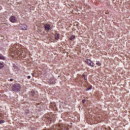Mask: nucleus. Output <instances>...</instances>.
Here are the masks:
<instances>
[{
	"instance_id": "1",
	"label": "nucleus",
	"mask_w": 130,
	"mask_h": 130,
	"mask_svg": "<svg viewBox=\"0 0 130 130\" xmlns=\"http://www.w3.org/2000/svg\"><path fill=\"white\" fill-rule=\"evenodd\" d=\"M11 55L13 57H25L27 54L26 50L22 47L19 44H15L10 49Z\"/></svg>"
},
{
	"instance_id": "2",
	"label": "nucleus",
	"mask_w": 130,
	"mask_h": 130,
	"mask_svg": "<svg viewBox=\"0 0 130 130\" xmlns=\"http://www.w3.org/2000/svg\"><path fill=\"white\" fill-rule=\"evenodd\" d=\"M12 90L14 91V92H18V91L21 90V86L19 84H14L12 86Z\"/></svg>"
},
{
	"instance_id": "3",
	"label": "nucleus",
	"mask_w": 130,
	"mask_h": 130,
	"mask_svg": "<svg viewBox=\"0 0 130 130\" xmlns=\"http://www.w3.org/2000/svg\"><path fill=\"white\" fill-rule=\"evenodd\" d=\"M85 62L88 64V66H90V67H94V63L92 62V61L88 59H86Z\"/></svg>"
},
{
	"instance_id": "4",
	"label": "nucleus",
	"mask_w": 130,
	"mask_h": 130,
	"mask_svg": "<svg viewBox=\"0 0 130 130\" xmlns=\"http://www.w3.org/2000/svg\"><path fill=\"white\" fill-rule=\"evenodd\" d=\"M10 21L12 23H17V19L15 16H11L10 18Z\"/></svg>"
},
{
	"instance_id": "5",
	"label": "nucleus",
	"mask_w": 130,
	"mask_h": 130,
	"mask_svg": "<svg viewBox=\"0 0 130 130\" xmlns=\"http://www.w3.org/2000/svg\"><path fill=\"white\" fill-rule=\"evenodd\" d=\"M21 30H27V25H22L20 26Z\"/></svg>"
},
{
	"instance_id": "6",
	"label": "nucleus",
	"mask_w": 130,
	"mask_h": 130,
	"mask_svg": "<svg viewBox=\"0 0 130 130\" xmlns=\"http://www.w3.org/2000/svg\"><path fill=\"white\" fill-rule=\"evenodd\" d=\"M45 30H48V31H49L50 30V25L49 24H46V26H45Z\"/></svg>"
},
{
	"instance_id": "7",
	"label": "nucleus",
	"mask_w": 130,
	"mask_h": 130,
	"mask_svg": "<svg viewBox=\"0 0 130 130\" xmlns=\"http://www.w3.org/2000/svg\"><path fill=\"white\" fill-rule=\"evenodd\" d=\"M13 68L15 71H19V68H18V66H16V64H13Z\"/></svg>"
},
{
	"instance_id": "8",
	"label": "nucleus",
	"mask_w": 130,
	"mask_h": 130,
	"mask_svg": "<svg viewBox=\"0 0 130 130\" xmlns=\"http://www.w3.org/2000/svg\"><path fill=\"white\" fill-rule=\"evenodd\" d=\"M59 34H57L55 36V38L56 40H58V39H59Z\"/></svg>"
},
{
	"instance_id": "9",
	"label": "nucleus",
	"mask_w": 130,
	"mask_h": 130,
	"mask_svg": "<svg viewBox=\"0 0 130 130\" xmlns=\"http://www.w3.org/2000/svg\"><path fill=\"white\" fill-rule=\"evenodd\" d=\"M29 110H26L25 111V115L26 116H28V117H29V116L28 115L29 114Z\"/></svg>"
},
{
	"instance_id": "10",
	"label": "nucleus",
	"mask_w": 130,
	"mask_h": 130,
	"mask_svg": "<svg viewBox=\"0 0 130 130\" xmlns=\"http://www.w3.org/2000/svg\"><path fill=\"white\" fill-rule=\"evenodd\" d=\"M0 59L5 60V57L1 54H0Z\"/></svg>"
},
{
	"instance_id": "11",
	"label": "nucleus",
	"mask_w": 130,
	"mask_h": 130,
	"mask_svg": "<svg viewBox=\"0 0 130 130\" xmlns=\"http://www.w3.org/2000/svg\"><path fill=\"white\" fill-rule=\"evenodd\" d=\"M74 38H75V36L72 35L71 36V37L70 38V40H73V39H74Z\"/></svg>"
},
{
	"instance_id": "12",
	"label": "nucleus",
	"mask_w": 130,
	"mask_h": 130,
	"mask_svg": "<svg viewBox=\"0 0 130 130\" xmlns=\"http://www.w3.org/2000/svg\"><path fill=\"white\" fill-rule=\"evenodd\" d=\"M4 65L3 63H0V69H3L4 68Z\"/></svg>"
},
{
	"instance_id": "13",
	"label": "nucleus",
	"mask_w": 130,
	"mask_h": 130,
	"mask_svg": "<svg viewBox=\"0 0 130 130\" xmlns=\"http://www.w3.org/2000/svg\"><path fill=\"white\" fill-rule=\"evenodd\" d=\"M96 64H97V66H99V67H100V66H101V63H100V62H96Z\"/></svg>"
},
{
	"instance_id": "14",
	"label": "nucleus",
	"mask_w": 130,
	"mask_h": 130,
	"mask_svg": "<svg viewBox=\"0 0 130 130\" xmlns=\"http://www.w3.org/2000/svg\"><path fill=\"white\" fill-rule=\"evenodd\" d=\"M91 89H92V87H90L89 88H87L86 89V91H89V90H91Z\"/></svg>"
},
{
	"instance_id": "15",
	"label": "nucleus",
	"mask_w": 130,
	"mask_h": 130,
	"mask_svg": "<svg viewBox=\"0 0 130 130\" xmlns=\"http://www.w3.org/2000/svg\"><path fill=\"white\" fill-rule=\"evenodd\" d=\"M4 122H5V120H2L0 121V124L1 123H4Z\"/></svg>"
},
{
	"instance_id": "16",
	"label": "nucleus",
	"mask_w": 130,
	"mask_h": 130,
	"mask_svg": "<svg viewBox=\"0 0 130 130\" xmlns=\"http://www.w3.org/2000/svg\"><path fill=\"white\" fill-rule=\"evenodd\" d=\"M51 84H55V81H54L53 82H51V81L50 82Z\"/></svg>"
},
{
	"instance_id": "17",
	"label": "nucleus",
	"mask_w": 130,
	"mask_h": 130,
	"mask_svg": "<svg viewBox=\"0 0 130 130\" xmlns=\"http://www.w3.org/2000/svg\"><path fill=\"white\" fill-rule=\"evenodd\" d=\"M31 93H32L33 96H34V93H35V92L34 91H31Z\"/></svg>"
},
{
	"instance_id": "18",
	"label": "nucleus",
	"mask_w": 130,
	"mask_h": 130,
	"mask_svg": "<svg viewBox=\"0 0 130 130\" xmlns=\"http://www.w3.org/2000/svg\"><path fill=\"white\" fill-rule=\"evenodd\" d=\"M85 102H86V100H82V103H85Z\"/></svg>"
},
{
	"instance_id": "19",
	"label": "nucleus",
	"mask_w": 130,
	"mask_h": 130,
	"mask_svg": "<svg viewBox=\"0 0 130 130\" xmlns=\"http://www.w3.org/2000/svg\"><path fill=\"white\" fill-rule=\"evenodd\" d=\"M30 78H31V76H27V79H30Z\"/></svg>"
},
{
	"instance_id": "20",
	"label": "nucleus",
	"mask_w": 130,
	"mask_h": 130,
	"mask_svg": "<svg viewBox=\"0 0 130 130\" xmlns=\"http://www.w3.org/2000/svg\"><path fill=\"white\" fill-rule=\"evenodd\" d=\"M13 79H11L10 80V82H12V81H13Z\"/></svg>"
},
{
	"instance_id": "21",
	"label": "nucleus",
	"mask_w": 130,
	"mask_h": 130,
	"mask_svg": "<svg viewBox=\"0 0 130 130\" xmlns=\"http://www.w3.org/2000/svg\"><path fill=\"white\" fill-rule=\"evenodd\" d=\"M83 77H84L85 80H86V79H87V78H86V77H85V75H83Z\"/></svg>"
},
{
	"instance_id": "22",
	"label": "nucleus",
	"mask_w": 130,
	"mask_h": 130,
	"mask_svg": "<svg viewBox=\"0 0 130 130\" xmlns=\"http://www.w3.org/2000/svg\"><path fill=\"white\" fill-rule=\"evenodd\" d=\"M32 76H33V77H34V74H32Z\"/></svg>"
}]
</instances>
